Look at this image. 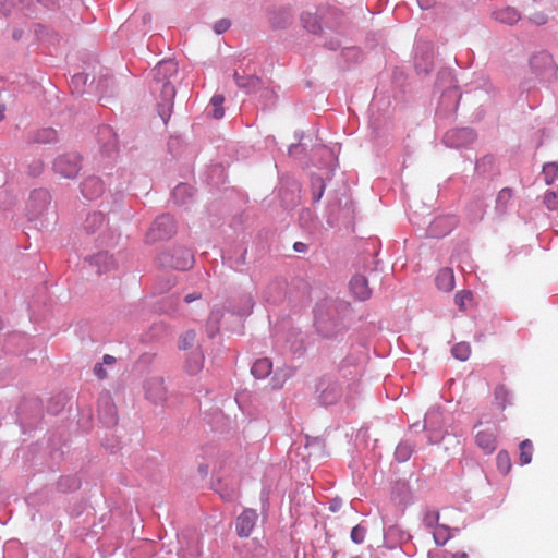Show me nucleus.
Here are the masks:
<instances>
[{
  "label": "nucleus",
  "mask_w": 558,
  "mask_h": 558,
  "mask_svg": "<svg viewBox=\"0 0 558 558\" xmlns=\"http://www.w3.org/2000/svg\"><path fill=\"white\" fill-rule=\"evenodd\" d=\"M351 304L340 299H324L315 307V327L325 338H335L349 328Z\"/></svg>",
  "instance_id": "nucleus-1"
},
{
  "label": "nucleus",
  "mask_w": 558,
  "mask_h": 558,
  "mask_svg": "<svg viewBox=\"0 0 558 558\" xmlns=\"http://www.w3.org/2000/svg\"><path fill=\"white\" fill-rule=\"evenodd\" d=\"M179 65L171 59L160 61L153 69L151 90L157 95V111L165 124L171 118L175 88L173 78L177 77Z\"/></svg>",
  "instance_id": "nucleus-2"
},
{
  "label": "nucleus",
  "mask_w": 558,
  "mask_h": 558,
  "mask_svg": "<svg viewBox=\"0 0 558 558\" xmlns=\"http://www.w3.org/2000/svg\"><path fill=\"white\" fill-rule=\"evenodd\" d=\"M158 263L161 267L165 268L187 270L194 264V255L187 247L173 246L162 251L159 254Z\"/></svg>",
  "instance_id": "nucleus-3"
},
{
  "label": "nucleus",
  "mask_w": 558,
  "mask_h": 558,
  "mask_svg": "<svg viewBox=\"0 0 558 558\" xmlns=\"http://www.w3.org/2000/svg\"><path fill=\"white\" fill-rule=\"evenodd\" d=\"M51 203V195L46 189H36L31 192L26 211L27 217L31 221H40V226L44 227V217L47 215Z\"/></svg>",
  "instance_id": "nucleus-4"
},
{
  "label": "nucleus",
  "mask_w": 558,
  "mask_h": 558,
  "mask_svg": "<svg viewBox=\"0 0 558 558\" xmlns=\"http://www.w3.org/2000/svg\"><path fill=\"white\" fill-rule=\"evenodd\" d=\"M177 230L175 221L169 214L157 217L146 233V241L154 243L171 238Z\"/></svg>",
  "instance_id": "nucleus-5"
},
{
  "label": "nucleus",
  "mask_w": 558,
  "mask_h": 558,
  "mask_svg": "<svg viewBox=\"0 0 558 558\" xmlns=\"http://www.w3.org/2000/svg\"><path fill=\"white\" fill-rule=\"evenodd\" d=\"M532 71L542 80L550 82L556 80L558 68L556 66L551 54L542 51L532 56L530 60Z\"/></svg>",
  "instance_id": "nucleus-6"
},
{
  "label": "nucleus",
  "mask_w": 558,
  "mask_h": 558,
  "mask_svg": "<svg viewBox=\"0 0 558 558\" xmlns=\"http://www.w3.org/2000/svg\"><path fill=\"white\" fill-rule=\"evenodd\" d=\"M82 169V157L76 153L59 155L53 161V171L65 179H74Z\"/></svg>",
  "instance_id": "nucleus-7"
},
{
  "label": "nucleus",
  "mask_w": 558,
  "mask_h": 558,
  "mask_svg": "<svg viewBox=\"0 0 558 558\" xmlns=\"http://www.w3.org/2000/svg\"><path fill=\"white\" fill-rule=\"evenodd\" d=\"M99 421L107 428L113 427L118 423L117 408L112 397L108 391L101 392L98 398Z\"/></svg>",
  "instance_id": "nucleus-8"
},
{
  "label": "nucleus",
  "mask_w": 558,
  "mask_h": 558,
  "mask_svg": "<svg viewBox=\"0 0 558 558\" xmlns=\"http://www.w3.org/2000/svg\"><path fill=\"white\" fill-rule=\"evenodd\" d=\"M476 138V133L471 128H457L451 129L444 135V143L448 147L460 148L465 147L473 143Z\"/></svg>",
  "instance_id": "nucleus-9"
},
{
  "label": "nucleus",
  "mask_w": 558,
  "mask_h": 558,
  "mask_svg": "<svg viewBox=\"0 0 558 558\" xmlns=\"http://www.w3.org/2000/svg\"><path fill=\"white\" fill-rule=\"evenodd\" d=\"M457 225L458 218L454 215L438 216L430 221L427 233L432 238H444L449 234Z\"/></svg>",
  "instance_id": "nucleus-10"
},
{
  "label": "nucleus",
  "mask_w": 558,
  "mask_h": 558,
  "mask_svg": "<svg viewBox=\"0 0 558 558\" xmlns=\"http://www.w3.org/2000/svg\"><path fill=\"white\" fill-rule=\"evenodd\" d=\"M258 520V513L255 509L245 508L235 520V532L241 538L248 537Z\"/></svg>",
  "instance_id": "nucleus-11"
},
{
  "label": "nucleus",
  "mask_w": 558,
  "mask_h": 558,
  "mask_svg": "<svg viewBox=\"0 0 558 558\" xmlns=\"http://www.w3.org/2000/svg\"><path fill=\"white\" fill-rule=\"evenodd\" d=\"M414 65L418 74L427 75L434 69L433 50L429 44L415 47Z\"/></svg>",
  "instance_id": "nucleus-12"
},
{
  "label": "nucleus",
  "mask_w": 558,
  "mask_h": 558,
  "mask_svg": "<svg viewBox=\"0 0 558 558\" xmlns=\"http://www.w3.org/2000/svg\"><path fill=\"white\" fill-rule=\"evenodd\" d=\"M144 391L147 400L155 404H161L167 399V389L162 377H150L144 383Z\"/></svg>",
  "instance_id": "nucleus-13"
},
{
  "label": "nucleus",
  "mask_w": 558,
  "mask_h": 558,
  "mask_svg": "<svg viewBox=\"0 0 558 558\" xmlns=\"http://www.w3.org/2000/svg\"><path fill=\"white\" fill-rule=\"evenodd\" d=\"M319 402L324 405L335 404L342 396V388L337 381L322 379L317 386Z\"/></svg>",
  "instance_id": "nucleus-14"
},
{
  "label": "nucleus",
  "mask_w": 558,
  "mask_h": 558,
  "mask_svg": "<svg viewBox=\"0 0 558 558\" xmlns=\"http://www.w3.org/2000/svg\"><path fill=\"white\" fill-rule=\"evenodd\" d=\"M319 12L323 32L325 29H330L332 32L340 33L342 26L341 12L337 8L330 5H319Z\"/></svg>",
  "instance_id": "nucleus-15"
},
{
  "label": "nucleus",
  "mask_w": 558,
  "mask_h": 558,
  "mask_svg": "<svg viewBox=\"0 0 558 558\" xmlns=\"http://www.w3.org/2000/svg\"><path fill=\"white\" fill-rule=\"evenodd\" d=\"M424 429L430 433L432 442H438L442 438V413L438 409H432L425 414Z\"/></svg>",
  "instance_id": "nucleus-16"
},
{
  "label": "nucleus",
  "mask_w": 558,
  "mask_h": 558,
  "mask_svg": "<svg viewBox=\"0 0 558 558\" xmlns=\"http://www.w3.org/2000/svg\"><path fill=\"white\" fill-rule=\"evenodd\" d=\"M97 135L102 154L111 156L118 150V135L110 125L99 126Z\"/></svg>",
  "instance_id": "nucleus-17"
},
{
  "label": "nucleus",
  "mask_w": 558,
  "mask_h": 558,
  "mask_svg": "<svg viewBox=\"0 0 558 558\" xmlns=\"http://www.w3.org/2000/svg\"><path fill=\"white\" fill-rule=\"evenodd\" d=\"M351 201H345L344 207L341 208L338 213V205L329 204L327 207V225L330 228L338 227L341 222L348 223L353 215V209L351 208Z\"/></svg>",
  "instance_id": "nucleus-18"
},
{
  "label": "nucleus",
  "mask_w": 558,
  "mask_h": 558,
  "mask_svg": "<svg viewBox=\"0 0 558 558\" xmlns=\"http://www.w3.org/2000/svg\"><path fill=\"white\" fill-rule=\"evenodd\" d=\"M268 20L274 29H286L293 23V12L289 7L275 8L268 11Z\"/></svg>",
  "instance_id": "nucleus-19"
},
{
  "label": "nucleus",
  "mask_w": 558,
  "mask_h": 558,
  "mask_svg": "<svg viewBox=\"0 0 558 558\" xmlns=\"http://www.w3.org/2000/svg\"><path fill=\"white\" fill-rule=\"evenodd\" d=\"M460 97L458 87L450 86L446 88L440 96L437 114L454 112L458 109Z\"/></svg>",
  "instance_id": "nucleus-20"
},
{
  "label": "nucleus",
  "mask_w": 558,
  "mask_h": 558,
  "mask_svg": "<svg viewBox=\"0 0 558 558\" xmlns=\"http://www.w3.org/2000/svg\"><path fill=\"white\" fill-rule=\"evenodd\" d=\"M41 415V405L38 399H24L17 407V416L21 423L32 424L28 420H37Z\"/></svg>",
  "instance_id": "nucleus-21"
},
{
  "label": "nucleus",
  "mask_w": 558,
  "mask_h": 558,
  "mask_svg": "<svg viewBox=\"0 0 558 558\" xmlns=\"http://www.w3.org/2000/svg\"><path fill=\"white\" fill-rule=\"evenodd\" d=\"M254 301L251 294L244 293L236 299L228 301L227 311L238 317H244L252 313Z\"/></svg>",
  "instance_id": "nucleus-22"
},
{
  "label": "nucleus",
  "mask_w": 558,
  "mask_h": 558,
  "mask_svg": "<svg viewBox=\"0 0 558 558\" xmlns=\"http://www.w3.org/2000/svg\"><path fill=\"white\" fill-rule=\"evenodd\" d=\"M300 23L302 27L313 35H319L323 33V26L320 24V12L319 5L314 10H304L300 14Z\"/></svg>",
  "instance_id": "nucleus-23"
},
{
  "label": "nucleus",
  "mask_w": 558,
  "mask_h": 558,
  "mask_svg": "<svg viewBox=\"0 0 558 558\" xmlns=\"http://www.w3.org/2000/svg\"><path fill=\"white\" fill-rule=\"evenodd\" d=\"M411 539V535L409 532L404 531L398 524H391L389 526H384V541L389 547H397L404 543H408Z\"/></svg>",
  "instance_id": "nucleus-24"
},
{
  "label": "nucleus",
  "mask_w": 558,
  "mask_h": 558,
  "mask_svg": "<svg viewBox=\"0 0 558 558\" xmlns=\"http://www.w3.org/2000/svg\"><path fill=\"white\" fill-rule=\"evenodd\" d=\"M105 192V183L99 177L89 175L81 183L82 195L89 201L100 197Z\"/></svg>",
  "instance_id": "nucleus-25"
},
{
  "label": "nucleus",
  "mask_w": 558,
  "mask_h": 558,
  "mask_svg": "<svg viewBox=\"0 0 558 558\" xmlns=\"http://www.w3.org/2000/svg\"><path fill=\"white\" fill-rule=\"evenodd\" d=\"M349 289L353 298L357 301H366L372 295V290L368 287V280L363 275H354L350 282H349Z\"/></svg>",
  "instance_id": "nucleus-26"
},
{
  "label": "nucleus",
  "mask_w": 558,
  "mask_h": 558,
  "mask_svg": "<svg viewBox=\"0 0 558 558\" xmlns=\"http://www.w3.org/2000/svg\"><path fill=\"white\" fill-rule=\"evenodd\" d=\"M90 266L96 268L97 274L107 272L116 267V260L107 251L98 252L87 258Z\"/></svg>",
  "instance_id": "nucleus-27"
},
{
  "label": "nucleus",
  "mask_w": 558,
  "mask_h": 558,
  "mask_svg": "<svg viewBox=\"0 0 558 558\" xmlns=\"http://www.w3.org/2000/svg\"><path fill=\"white\" fill-rule=\"evenodd\" d=\"M106 221V216L101 211H93L87 214L83 222V229L86 233L94 234L102 230Z\"/></svg>",
  "instance_id": "nucleus-28"
},
{
  "label": "nucleus",
  "mask_w": 558,
  "mask_h": 558,
  "mask_svg": "<svg viewBox=\"0 0 558 558\" xmlns=\"http://www.w3.org/2000/svg\"><path fill=\"white\" fill-rule=\"evenodd\" d=\"M58 141V133L52 128H43L28 133L27 142L37 144H50Z\"/></svg>",
  "instance_id": "nucleus-29"
},
{
  "label": "nucleus",
  "mask_w": 558,
  "mask_h": 558,
  "mask_svg": "<svg viewBox=\"0 0 558 558\" xmlns=\"http://www.w3.org/2000/svg\"><path fill=\"white\" fill-rule=\"evenodd\" d=\"M286 286V280L282 278H276L272 280L264 292L266 301L269 303H276L281 300L284 294Z\"/></svg>",
  "instance_id": "nucleus-30"
},
{
  "label": "nucleus",
  "mask_w": 558,
  "mask_h": 558,
  "mask_svg": "<svg viewBox=\"0 0 558 558\" xmlns=\"http://www.w3.org/2000/svg\"><path fill=\"white\" fill-rule=\"evenodd\" d=\"M475 442L486 454H490L497 446L496 435L492 430H481L475 436Z\"/></svg>",
  "instance_id": "nucleus-31"
},
{
  "label": "nucleus",
  "mask_w": 558,
  "mask_h": 558,
  "mask_svg": "<svg viewBox=\"0 0 558 558\" xmlns=\"http://www.w3.org/2000/svg\"><path fill=\"white\" fill-rule=\"evenodd\" d=\"M185 371L190 375H196L204 367V354L199 350L192 351L185 361Z\"/></svg>",
  "instance_id": "nucleus-32"
},
{
  "label": "nucleus",
  "mask_w": 558,
  "mask_h": 558,
  "mask_svg": "<svg viewBox=\"0 0 558 558\" xmlns=\"http://www.w3.org/2000/svg\"><path fill=\"white\" fill-rule=\"evenodd\" d=\"M493 16L496 21L508 25H513L521 17L520 12L512 7L496 10L494 11Z\"/></svg>",
  "instance_id": "nucleus-33"
},
{
  "label": "nucleus",
  "mask_w": 558,
  "mask_h": 558,
  "mask_svg": "<svg viewBox=\"0 0 558 558\" xmlns=\"http://www.w3.org/2000/svg\"><path fill=\"white\" fill-rule=\"evenodd\" d=\"M233 80L239 88L245 89L247 93H252L260 82L256 75H244L238 70L233 73Z\"/></svg>",
  "instance_id": "nucleus-34"
},
{
  "label": "nucleus",
  "mask_w": 558,
  "mask_h": 558,
  "mask_svg": "<svg viewBox=\"0 0 558 558\" xmlns=\"http://www.w3.org/2000/svg\"><path fill=\"white\" fill-rule=\"evenodd\" d=\"M300 226L312 233L318 229L319 220L317 216L308 208H303L299 215Z\"/></svg>",
  "instance_id": "nucleus-35"
},
{
  "label": "nucleus",
  "mask_w": 558,
  "mask_h": 558,
  "mask_svg": "<svg viewBox=\"0 0 558 558\" xmlns=\"http://www.w3.org/2000/svg\"><path fill=\"white\" fill-rule=\"evenodd\" d=\"M223 102L225 96L222 94H215L206 108L207 116L216 120L221 119L225 116Z\"/></svg>",
  "instance_id": "nucleus-36"
},
{
  "label": "nucleus",
  "mask_w": 558,
  "mask_h": 558,
  "mask_svg": "<svg viewBox=\"0 0 558 558\" xmlns=\"http://www.w3.org/2000/svg\"><path fill=\"white\" fill-rule=\"evenodd\" d=\"M436 286L439 290L449 292L454 288V276L450 268H442L436 276Z\"/></svg>",
  "instance_id": "nucleus-37"
},
{
  "label": "nucleus",
  "mask_w": 558,
  "mask_h": 558,
  "mask_svg": "<svg viewBox=\"0 0 558 558\" xmlns=\"http://www.w3.org/2000/svg\"><path fill=\"white\" fill-rule=\"evenodd\" d=\"M486 213V205L482 199H475L466 207V216L471 223L480 222Z\"/></svg>",
  "instance_id": "nucleus-38"
},
{
  "label": "nucleus",
  "mask_w": 558,
  "mask_h": 558,
  "mask_svg": "<svg viewBox=\"0 0 558 558\" xmlns=\"http://www.w3.org/2000/svg\"><path fill=\"white\" fill-rule=\"evenodd\" d=\"M171 196L175 204H186L193 197V187L186 183H180L172 190Z\"/></svg>",
  "instance_id": "nucleus-39"
},
{
  "label": "nucleus",
  "mask_w": 558,
  "mask_h": 558,
  "mask_svg": "<svg viewBox=\"0 0 558 558\" xmlns=\"http://www.w3.org/2000/svg\"><path fill=\"white\" fill-rule=\"evenodd\" d=\"M272 369V363L268 357L258 359L251 367L252 375L257 379L266 378Z\"/></svg>",
  "instance_id": "nucleus-40"
},
{
  "label": "nucleus",
  "mask_w": 558,
  "mask_h": 558,
  "mask_svg": "<svg viewBox=\"0 0 558 558\" xmlns=\"http://www.w3.org/2000/svg\"><path fill=\"white\" fill-rule=\"evenodd\" d=\"M414 444L409 440H401L395 450V459L399 463L407 462L410 460L413 451H414Z\"/></svg>",
  "instance_id": "nucleus-41"
},
{
  "label": "nucleus",
  "mask_w": 558,
  "mask_h": 558,
  "mask_svg": "<svg viewBox=\"0 0 558 558\" xmlns=\"http://www.w3.org/2000/svg\"><path fill=\"white\" fill-rule=\"evenodd\" d=\"M222 317H223V313L219 308H214L210 312V315L206 323V333L209 338H214L218 333L220 320Z\"/></svg>",
  "instance_id": "nucleus-42"
},
{
  "label": "nucleus",
  "mask_w": 558,
  "mask_h": 558,
  "mask_svg": "<svg viewBox=\"0 0 558 558\" xmlns=\"http://www.w3.org/2000/svg\"><path fill=\"white\" fill-rule=\"evenodd\" d=\"M81 487V480L76 475H64L57 482V488L61 493L77 490Z\"/></svg>",
  "instance_id": "nucleus-43"
},
{
  "label": "nucleus",
  "mask_w": 558,
  "mask_h": 558,
  "mask_svg": "<svg viewBox=\"0 0 558 558\" xmlns=\"http://www.w3.org/2000/svg\"><path fill=\"white\" fill-rule=\"evenodd\" d=\"M206 180L208 184L215 187H219L220 184L225 183V169L221 165H213L206 173Z\"/></svg>",
  "instance_id": "nucleus-44"
},
{
  "label": "nucleus",
  "mask_w": 558,
  "mask_h": 558,
  "mask_svg": "<svg viewBox=\"0 0 558 558\" xmlns=\"http://www.w3.org/2000/svg\"><path fill=\"white\" fill-rule=\"evenodd\" d=\"M214 489L226 501H233L238 497L236 487L234 485L229 486L222 481H218Z\"/></svg>",
  "instance_id": "nucleus-45"
},
{
  "label": "nucleus",
  "mask_w": 558,
  "mask_h": 558,
  "mask_svg": "<svg viewBox=\"0 0 558 558\" xmlns=\"http://www.w3.org/2000/svg\"><path fill=\"white\" fill-rule=\"evenodd\" d=\"M512 196L513 193L511 189L505 187L500 190L496 197V211L499 214H505L509 207Z\"/></svg>",
  "instance_id": "nucleus-46"
},
{
  "label": "nucleus",
  "mask_w": 558,
  "mask_h": 558,
  "mask_svg": "<svg viewBox=\"0 0 558 558\" xmlns=\"http://www.w3.org/2000/svg\"><path fill=\"white\" fill-rule=\"evenodd\" d=\"M451 536V529L446 524H438L433 529V537L437 546L445 545Z\"/></svg>",
  "instance_id": "nucleus-47"
},
{
  "label": "nucleus",
  "mask_w": 558,
  "mask_h": 558,
  "mask_svg": "<svg viewBox=\"0 0 558 558\" xmlns=\"http://www.w3.org/2000/svg\"><path fill=\"white\" fill-rule=\"evenodd\" d=\"M544 181L547 185L553 184L558 179V163L557 162H546L543 166Z\"/></svg>",
  "instance_id": "nucleus-48"
},
{
  "label": "nucleus",
  "mask_w": 558,
  "mask_h": 558,
  "mask_svg": "<svg viewBox=\"0 0 558 558\" xmlns=\"http://www.w3.org/2000/svg\"><path fill=\"white\" fill-rule=\"evenodd\" d=\"M174 278L170 275H165L156 281L154 286V291L156 293L162 294L168 292L174 286Z\"/></svg>",
  "instance_id": "nucleus-49"
},
{
  "label": "nucleus",
  "mask_w": 558,
  "mask_h": 558,
  "mask_svg": "<svg viewBox=\"0 0 558 558\" xmlns=\"http://www.w3.org/2000/svg\"><path fill=\"white\" fill-rule=\"evenodd\" d=\"M497 469L502 474H508L511 470V459L506 450H500L496 457Z\"/></svg>",
  "instance_id": "nucleus-50"
},
{
  "label": "nucleus",
  "mask_w": 558,
  "mask_h": 558,
  "mask_svg": "<svg viewBox=\"0 0 558 558\" xmlns=\"http://www.w3.org/2000/svg\"><path fill=\"white\" fill-rule=\"evenodd\" d=\"M326 185L320 177L312 178V201L318 203L325 192Z\"/></svg>",
  "instance_id": "nucleus-51"
},
{
  "label": "nucleus",
  "mask_w": 558,
  "mask_h": 558,
  "mask_svg": "<svg viewBox=\"0 0 558 558\" xmlns=\"http://www.w3.org/2000/svg\"><path fill=\"white\" fill-rule=\"evenodd\" d=\"M439 512L432 508H426L423 514V524L426 529L433 530L439 524Z\"/></svg>",
  "instance_id": "nucleus-52"
},
{
  "label": "nucleus",
  "mask_w": 558,
  "mask_h": 558,
  "mask_svg": "<svg viewBox=\"0 0 558 558\" xmlns=\"http://www.w3.org/2000/svg\"><path fill=\"white\" fill-rule=\"evenodd\" d=\"M495 400L501 409H505L507 403L510 402L511 393L505 385H498L495 388Z\"/></svg>",
  "instance_id": "nucleus-53"
},
{
  "label": "nucleus",
  "mask_w": 558,
  "mask_h": 558,
  "mask_svg": "<svg viewBox=\"0 0 558 558\" xmlns=\"http://www.w3.org/2000/svg\"><path fill=\"white\" fill-rule=\"evenodd\" d=\"M451 353L457 360L466 361L470 357L471 348L466 342H459L452 347Z\"/></svg>",
  "instance_id": "nucleus-54"
},
{
  "label": "nucleus",
  "mask_w": 558,
  "mask_h": 558,
  "mask_svg": "<svg viewBox=\"0 0 558 558\" xmlns=\"http://www.w3.org/2000/svg\"><path fill=\"white\" fill-rule=\"evenodd\" d=\"M533 445L529 439L523 440L520 444V462L522 465H526L532 461Z\"/></svg>",
  "instance_id": "nucleus-55"
},
{
  "label": "nucleus",
  "mask_w": 558,
  "mask_h": 558,
  "mask_svg": "<svg viewBox=\"0 0 558 558\" xmlns=\"http://www.w3.org/2000/svg\"><path fill=\"white\" fill-rule=\"evenodd\" d=\"M258 93L264 107H272L276 104L277 95L271 88L263 87L258 89Z\"/></svg>",
  "instance_id": "nucleus-56"
},
{
  "label": "nucleus",
  "mask_w": 558,
  "mask_h": 558,
  "mask_svg": "<svg viewBox=\"0 0 558 558\" xmlns=\"http://www.w3.org/2000/svg\"><path fill=\"white\" fill-rule=\"evenodd\" d=\"M393 493L400 496V502L409 504L412 501L409 486L404 482L397 483Z\"/></svg>",
  "instance_id": "nucleus-57"
},
{
  "label": "nucleus",
  "mask_w": 558,
  "mask_h": 558,
  "mask_svg": "<svg viewBox=\"0 0 558 558\" xmlns=\"http://www.w3.org/2000/svg\"><path fill=\"white\" fill-rule=\"evenodd\" d=\"M195 338H196V333H195V331H194V330H187V331H185V332L181 336V338H180V340H179V348H180L181 350H187V349H190V348L193 345V343H194V341H195Z\"/></svg>",
  "instance_id": "nucleus-58"
},
{
  "label": "nucleus",
  "mask_w": 558,
  "mask_h": 558,
  "mask_svg": "<svg viewBox=\"0 0 558 558\" xmlns=\"http://www.w3.org/2000/svg\"><path fill=\"white\" fill-rule=\"evenodd\" d=\"M472 300V292L469 290L459 291L454 295V303L460 310H464L468 302Z\"/></svg>",
  "instance_id": "nucleus-59"
},
{
  "label": "nucleus",
  "mask_w": 558,
  "mask_h": 558,
  "mask_svg": "<svg viewBox=\"0 0 558 558\" xmlns=\"http://www.w3.org/2000/svg\"><path fill=\"white\" fill-rule=\"evenodd\" d=\"M317 151H319L320 155L326 159L325 165L327 167H332L337 162V157L331 148L322 146L317 149Z\"/></svg>",
  "instance_id": "nucleus-60"
},
{
  "label": "nucleus",
  "mask_w": 558,
  "mask_h": 558,
  "mask_svg": "<svg viewBox=\"0 0 558 558\" xmlns=\"http://www.w3.org/2000/svg\"><path fill=\"white\" fill-rule=\"evenodd\" d=\"M365 535H366V529L364 526L357 524L351 530L350 537L353 543L362 544L365 539Z\"/></svg>",
  "instance_id": "nucleus-61"
},
{
  "label": "nucleus",
  "mask_w": 558,
  "mask_h": 558,
  "mask_svg": "<svg viewBox=\"0 0 558 558\" xmlns=\"http://www.w3.org/2000/svg\"><path fill=\"white\" fill-rule=\"evenodd\" d=\"M341 56L352 62H357L361 57V50L356 47H345L341 51Z\"/></svg>",
  "instance_id": "nucleus-62"
},
{
  "label": "nucleus",
  "mask_w": 558,
  "mask_h": 558,
  "mask_svg": "<svg viewBox=\"0 0 558 558\" xmlns=\"http://www.w3.org/2000/svg\"><path fill=\"white\" fill-rule=\"evenodd\" d=\"M231 25L232 23L230 19L222 17L214 23L213 31L217 35H222L231 27Z\"/></svg>",
  "instance_id": "nucleus-63"
},
{
  "label": "nucleus",
  "mask_w": 558,
  "mask_h": 558,
  "mask_svg": "<svg viewBox=\"0 0 558 558\" xmlns=\"http://www.w3.org/2000/svg\"><path fill=\"white\" fill-rule=\"evenodd\" d=\"M545 204L550 210L558 209V195L556 192L551 191L545 194Z\"/></svg>",
  "instance_id": "nucleus-64"
}]
</instances>
